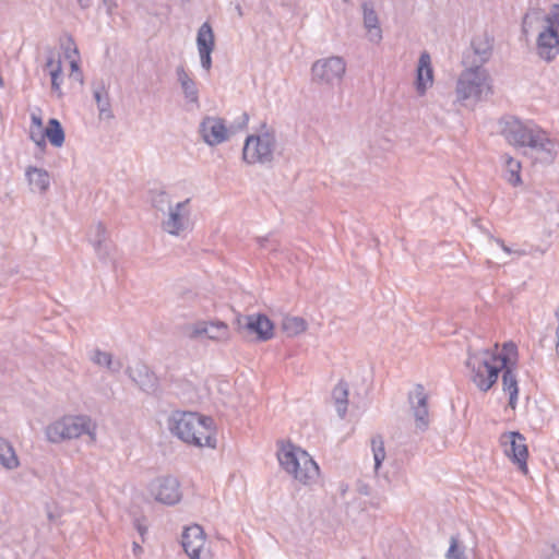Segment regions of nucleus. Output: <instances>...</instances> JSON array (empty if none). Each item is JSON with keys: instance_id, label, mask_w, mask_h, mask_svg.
Returning <instances> with one entry per match:
<instances>
[{"instance_id": "1", "label": "nucleus", "mask_w": 559, "mask_h": 559, "mask_svg": "<svg viewBox=\"0 0 559 559\" xmlns=\"http://www.w3.org/2000/svg\"><path fill=\"white\" fill-rule=\"evenodd\" d=\"M499 123L508 143L516 147H530L542 163L551 164L555 160L559 144L538 126L525 123L515 116H504Z\"/></svg>"}, {"instance_id": "2", "label": "nucleus", "mask_w": 559, "mask_h": 559, "mask_svg": "<svg viewBox=\"0 0 559 559\" xmlns=\"http://www.w3.org/2000/svg\"><path fill=\"white\" fill-rule=\"evenodd\" d=\"M498 361L499 352L490 348L472 350L468 347L464 365L469 371V380L480 392H488L497 383L500 374Z\"/></svg>"}, {"instance_id": "3", "label": "nucleus", "mask_w": 559, "mask_h": 559, "mask_svg": "<svg viewBox=\"0 0 559 559\" xmlns=\"http://www.w3.org/2000/svg\"><path fill=\"white\" fill-rule=\"evenodd\" d=\"M277 457L281 466L304 485L311 484L319 476L318 464L300 448L289 444L278 452Z\"/></svg>"}, {"instance_id": "4", "label": "nucleus", "mask_w": 559, "mask_h": 559, "mask_svg": "<svg viewBox=\"0 0 559 559\" xmlns=\"http://www.w3.org/2000/svg\"><path fill=\"white\" fill-rule=\"evenodd\" d=\"M83 435L95 440L96 424L86 415L63 416L46 428L47 439L52 443L76 439Z\"/></svg>"}, {"instance_id": "5", "label": "nucleus", "mask_w": 559, "mask_h": 559, "mask_svg": "<svg viewBox=\"0 0 559 559\" xmlns=\"http://www.w3.org/2000/svg\"><path fill=\"white\" fill-rule=\"evenodd\" d=\"M262 131L259 134H250L246 138L242 148V159L247 164L270 165L274 159L276 145L275 132L269 130L266 123L261 124Z\"/></svg>"}, {"instance_id": "6", "label": "nucleus", "mask_w": 559, "mask_h": 559, "mask_svg": "<svg viewBox=\"0 0 559 559\" xmlns=\"http://www.w3.org/2000/svg\"><path fill=\"white\" fill-rule=\"evenodd\" d=\"M518 346L512 341L506 342L499 352L498 369H500L502 390L509 394L508 406L515 409L519 396V383L516 379Z\"/></svg>"}, {"instance_id": "7", "label": "nucleus", "mask_w": 559, "mask_h": 559, "mask_svg": "<svg viewBox=\"0 0 559 559\" xmlns=\"http://www.w3.org/2000/svg\"><path fill=\"white\" fill-rule=\"evenodd\" d=\"M485 91L487 94L491 93V87L489 74L481 66H472L460 74L456 83L457 99L480 100Z\"/></svg>"}, {"instance_id": "8", "label": "nucleus", "mask_w": 559, "mask_h": 559, "mask_svg": "<svg viewBox=\"0 0 559 559\" xmlns=\"http://www.w3.org/2000/svg\"><path fill=\"white\" fill-rule=\"evenodd\" d=\"M234 323L242 338L253 337V341L262 343L274 336L275 325L264 313L238 314Z\"/></svg>"}, {"instance_id": "9", "label": "nucleus", "mask_w": 559, "mask_h": 559, "mask_svg": "<svg viewBox=\"0 0 559 559\" xmlns=\"http://www.w3.org/2000/svg\"><path fill=\"white\" fill-rule=\"evenodd\" d=\"M201 414L197 412L175 411L169 416L167 425L170 432L186 443L200 445V439L193 429L202 428Z\"/></svg>"}, {"instance_id": "10", "label": "nucleus", "mask_w": 559, "mask_h": 559, "mask_svg": "<svg viewBox=\"0 0 559 559\" xmlns=\"http://www.w3.org/2000/svg\"><path fill=\"white\" fill-rule=\"evenodd\" d=\"M346 72V62L342 57L332 56L313 62L311 79L317 84L334 86L340 84Z\"/></svg>"}, {"instance_id": "11", "label": "nucleus", "mask_w": 559, "mask_h": 559, "mask_svg": "<svg viewBox=\"0 0 559 559\" xmlns=\"http://www.w3.org/2000/svg\"><path fill=\"white\" fill-rule=\"evenodd\" d=\"M503 453L520 471L527 472L528 448L526 438L518 430L506 431L499 438Z\"/></svg>"}, {"instance_id": "12", "label": "nucleus", "mask_w": 559, "mask_h": 559, "mask_svg": "<svg viewBox=\"0 0 559 559\" xmlns=\"http://www.w3.org/2000/svg\"><path fill=\"white\" fill-rule=\"evenodd\" d=\"M151 495L156 501L174 506L181 500L180 483L174 476H159L148 486Z\"/></svg>"}, {"instance_id": "13", "label": "nucleus", "mask_w": 559, "mask_h": 559, "mask_svg": "<svg viewBox=\"0 0 559 559\" xmlns=\"http://www.w3.org/2000/svg\"><path fill=\"white\" fill-rule=\"evenodd\" d=\"M126 373L142 392L155 395L159 391V380L147 365L139 361L134 367H128Z\"/></svg>"}, {"instance_id": "14", "label": "nucleus", "mask_w": 559, "mask_h": 559, "mask_svg": "<svg viewBox=\"0 0 559 559\" xmlns=\"http://www.w3.org/2000/svg\"><path fill=\"white\" fill-rule=\"evenodd\" d=\"M199 132L203 141L210 145L215 146L228 139V130L222 118L205 117L200 123Z\"/></svg>"}, {"instance_id": "15", "label": "nucleus", "mask_w": 559, "mask_h": 559, "mask_svg": "<svg viewBox=\"0 0 559 559\" xmlns=\"http://www.w3.org/2000/svg\"><path fill=\"white\" fill-rule=\"evenodd\" d=\"M197 47L200 55L201 67L210 71L212 68V52L215 48V35L210 22H204L197 33Z\"/></svg>"}, {"instance_id": "16", "label": "nucleus", "mask_w": 559, "mask_h": 559, "mask_svg": "<svg viewBox=\"0 0 559 559\" xmlns=\"http://www.w3.org/2000/svg\"><path fill=\"white\" fill-rule=\"evenodd\" d=\"M205 544V533L199 524L187 526L181 534V546L190 559H200Z\"/></svg>"}, {"instance_id": "17", "label": "nucleus", "mask_w": 559, "mask_h": 559, "mask_svg": "<svg viewBox=\"0 0 559 559\" xmlns=\"http://www.w3.org/2000/svg\"><path fill=\"white\" fill-rule=\"evenodd\" d=\"M190 203V199H186L182 202L176 204L175 207L169 205V215L166 221L163 222V229L170 235L178 236L186 228V217L189 215L187 206Z\"/></svg>"}, {"instance_id": "18", "label": "nucleus", "mask_w": 559, "mask_h": 559, "mask_svg": "<svg viewBox=\"0 0 559 559\" xmlns=\"http://www.w3.org/2000/svg\"><path fill=\"white\" fill-rule=\"evenodd\" d=\"M536 50L542 60L552 62L559 55V34L542 31L536 39Z\"/></svg>"}, {"instance_id": "19", "label": "nucleus", "mask_w": 559, "mask_h": 559, "mask_svg": "<svg viewBox=\"0 0 559 559\" xmlns=\"http://www.w3.org/2000/svg\"><path fill=\"white\" fill-rule=\"evenodd\" d=\"M201 335H206L213 341H226L229 337V328L221 320L198 322L191 336L198 337Z\"/></svg>"}, {"instance_id": "20", "label": "nucleus", "mask_w": 559, "mask_h": 559, "mask_svg": "<svg viewBox=\"0 0 559 559\" xmlns=\"http://www.w3.org/2000/svg\"><path fill=\"white\" fill-rule=\"evenodd\" d=\"M433 82V69L431 67L430 56L427 51H424L418 60L416 70L415 85L416 91L419 95H424Z\"/></svg>"}, {"instance_id": "21", "label": "nucleus", "mask_w": 559, "mask_h": 559, "mask_svg": "<svg viewBox=\"0 0 559 559\" xmlns=\"http://www.w3.org/2000/svg\"><path fill=\"white\" fill-rule=\"evenodd\" d=\"M364 14V26L368 32L369 40L380 43L382 39V29L380 27L378 14L374 11L373 3L365 1L361 4Z\"/></svg>"}, {"instance_id": "22", "label": "nucleus", "mask_w": 559, "mask_h": 559, "mask_svg": "<svg viewBox=\"0 0 559 559\" xmlns=\"http://www.w3.org/2000/svg\"><path fill=\"white\" fill-rule=\"evenodd\" d=\"M202 428L193 429V433L197 438L200 439L199 448L207 447L211 449L216 448V431H215V423L211 416L201 415Z\"/></svg>"}, {"instance_id": "23", "label": "nucleus", "mask_w": 559, "mask_h": 559, "mask_svg": "<svg viewBox=\"0 0 559 559\" xmlns=\"http://www.w3.org/2000/svg\"><path fill=\"white\" fill-rule=\"evenodd\" d=\"M471 47L474 55L479 59L478 66L483 67V64L486 63L492 55L493 37L485 32L483 35L473 37Z\"/></svg>"}, {"instance_id": "24", "label": "nucleus", "mask_w": 559, "mask_h": 559, "mask_svg": "<svg viewBox=\"0 0 559 559\" xmlns=\"http://www.w3.org/2000/svg\"><path fill=\"white\" fill-rule=\"evenodd\" d=\"M93 98L99 111V118L111 119L114 114L111 110L108 91L103 81L93 84Z\"/></svg>"}, {"instance_id": "25", "label": "nucleus", "mask_w": 559, "mask_h": 559, "mask_svg": "<svg viewBox=\"0 0 559 559\" xmlns=\"http://www.w3.org/2000/svg\"><path fill=\"white\" fill-rule=\"evenodd\" d=\"M176 74L185 98L189 103L199 105V90L195 81L189 75L183 66L177 67Z\"/></svg>"}, {"instance_id": "26", "label": "nucleus", "mask_w": 559, "mask_h": 559, "mask_svg": "<svg viewBox=\"0 0 559 559\" xmlns=\"http://www.w3.org/2000/svg\"><path fill=\"white\" fill-rule=\"evenodd\" d=\"M28 183L32 187V190L38 191L44 194L49 189L50 178L47 170L43 168H37L35 166H29L25 173Z\"/></svg>"}, {"instance_id": "27", "label": "nucleus", "mask_w": 559, "mask_h": 559, "mask_svg": "<svg viewBox=\"0 0 559 559\" xmlns=\"http://www.w3.org/2000/svg\"><path fill=\"white\" fill-rule=\"evenodd\" d=\"M348 394V383L344 380H340L332 391V399L334 401L337 415L341 418H344L347 413Z\"/></svg>"}, {"instance_id": "28", "label": "nucleus", "mask_w": 559, "mask_h": 559, "mask_svg": "<svg viewBox=\"0 0 559 559\" xmlns=\"http://www.w3.org/2000/svg\"><path fill=\"white\" fill-rule=\"evenodd\" d=\"M91 243L100 261H106L110 252V242L106 239V227L103 223H98L96 226L95 238L91 240Z\"/></svg>"}, {"instance_id": "29", "label": "nucleus", "mask_w": 559, "mask_h": 559, "mask_svg": "<svg viewBox=\"0 0 559 559\" xmlns=\"http://www.w3.org/2000/svg\"><path fill=\"white\" fill-rule=\"evenodd\" d=\"M44 134L48 142L55 147H61L64 143L66 134L61 122L57 118H50Z\"/></svg>"}, {"instance_id": "30", "label": "nucleus", "mask_w": 559, "mask_h": 559, "mask_svg": "<svg viewBox=\"0 0 559 559\" xmlns=\"http://www.w3.org/2000/svg\"><path fill=\"white\" fill-rule=\"evenodd\" d=\"M0 464L8 469L19 466V460L10 442L0 438Z\"/></svg>"}, {"instance_id": "31", "label": "nucleus", "mask_w": 559, "mask_h": 559, "mask_svg": "<svg viewBox=\"0 0 559 559\" xmlns=\"http://www.w3.org/2000/svg\"><path fill=\"white\" fill-rule=\"evenodd\" d=\"M281 328L287 336L292 337L305 332L307 322L301 317H285L282 320Z\"/></svg>"}, {"instance_id": "32", "label": "nucleus", "mask_w": 559, "mask_h": 559, "mask_svg": "<svg viewBox=\"0 0 559 559\" xmlns=\"http://www.w3.org/2000/svg\"><path fill=\"white\" fill-rule=\"evenodd\" d=\"M91 359L94 364L102 366V367H106L108 370H110L112 372H118L122 367V364L119 360H117V361L112 360L111 354H109L107 352H103L98 348L93 350V355L91 356Z\"/></svg>"}, {"instance_id": "33", "label": "nucleus", "mask_w": 559, "mask_h": 559, "mask_svg": "<svg viewBox=\"0 0 559 559\" xmlns=\"http://www.w3.org/2000/svg\"><path fill=\"white\" fill-rule=\"evenodd\" d=\"M506 166L508 173L507 181L513 187L520 186L522 183V178L520 174L521 163L509 156L506 160Z\"/></svg>"}, {"instance_id": "34", "label": "nucleus", "mask_w": 559, "mask_h": 559, "mask_svg": "<svg viewBox=\"0 0 559 559\" xmlns=\"http://www.w3.org/2000/svg\"><path fill=\"white\" fill-rule=\"evenodd\" d=\"M371 450L374 460V471L378 472L385 459L384 441L382 436L377 435L371 439Z\"/></svg>"}, {"instance_id": "35", "label": "nucleus", "mask_w": 559, "mask_h": 559, "mask_svg": "<svg viewBox=\"0 0 559 559\" xmlns=\"http://www.w3.org/2000/svg\"><path fill=\"white\" fill-rule=\"evenodd\" d=\"M408 402L412 408L428 407V395L425 393V388L423 384L418 383L415 385L414 392L408 394Z\"/></svg>"}, {"instance_id": "36", "label": "nucleus", "mask_w": 559, "mask_h": 559, "mask_svg": "<svg viewBox=\"0 0 559 559\" xmlns=\"http://www.w3.org/2000/svg\"><path fill=\"white\" fill-rule=\"evenodd\" d=\"M544 21L546 22V26L543 31H548L551 33L559 34V4L554 3L550 7V12L544 16Z\"/></svg>"}, {"instance_id": "37", "label": "nucleus", "mask_w": 559, "mask_h": 559, "mask_svg": "<svg viewBox=\"0 0 559 559\" xmlns=\"http://www.w3.org/2000/svg\"><path fill=\"white\" fill-rule=\"evenodd\" d=\"M51 90L58 93V97L63 95L60 85L62 82V62L60 59L56 61V67L50 70Z\"/></svg>"}, {"instance_id": "38", "label": "nucleus", "mask_w": 559, "mask_h": 559, "mask_svg": "<svg viewBox=\"0 0 559 559\" xmlns=\"http://www.w3.org/2000/svg\"><path fill=\"white\" fill-rule=\"evenodd\" d=\"M416 428L425 431L429 427V411L427 408H412Z\"/></svg>"}, {"instance_id": "39", "label": "nucleus", "mask_w": 559, "mask_h": 559, "mask_svg": "<svg viewBox=\"0 0 559 559\" xmlns=\"http://www.w3.org/2000/svg\"><path fill=\"white\" fill-rule=\"evenodd\" d=\"M447 559H467L464 549L460 548L459 539L452 536L450 539V547L445 555Z\"/></svg>"}, {"instance_id": "40", "label": "nucleus", "mask_w": 559, "mask_h": 559, "mask_svg": "<svg viewBox=\"0 0 559 559\" xmlns=\"http://www.w3.org/2000/svg\"><path fill=\"white\" fill-rule=\"evenodd\" d=\"M152 203H153V206L156 210L164 212L165 211V205H168V206L170 205V201H169L167 192L166 191L157 192L152 198Z\"/></svg>"}, {"instance_id": "41", "label": "nucleus", "mask_w": 559, "mask_h": 559, "mask_svg": "<svg viewBox=\"0 0 559 559\" xmlns=\"http://www.w3.org/2000/svg\"><path fill=\"white\" fill-rule=\"evenodd\" d=\"M79 55L78 47L75 46L74 39L72 36L68 37V45L64 47V56L66 58H71V55Z\"/></svg>"}, {"instance_id": "42", "label": "nucleus", "mask_w": 559, "mask_h": 559, "mask_svg": "<svg viewBox=\"0 0 559 559\" xmlns=\"http://www.w3.org/2000/svg\"><path fill=\"white\" fill-rule=\"evenodd\" d=\"M133 525L138 533L141 535L142 542H144V535L147 533V527L144 524V519L135 518L133 520Z\"/></svg>"}, {"instance_id": "43", "label": "nucleus", "mask_w": 559, "mask_h": 559, "mask_svg": "<svg viewBox=\"0 0 559 559\" xmlns=\"http://www.w3.org/2000/svg\"><path fill=\"white\" fill-rule=\"evenodd\" d=\"M249 122V115L247 112H242L241 116L234 122L231 128L241 130L247 127Z\"/></svg>"}, {"instance_id": "44", "label": "nucleus", "mask_w": 559, "mask_h": 559, "mask_svg": "<svg viewBox=\"0 0 559 559\" xmlns=\"http://www.w3.org/2000/svg\"><path fill=\"white\" fill-rule=\"evenodd\" d=\"M531 13L526 12L522 19L521 23V32L523 35L527 36L530 28L532 27V22L530 21Z\"/></svg>"}, {"instance_id": "45", "label": "nucleus", "mask_w": 559, "mask_h": 559, "mask_svg": "<svg viewBox=\"0 0 559 559\" xmlns=\"http://www.w3.org/2000/svg\"><path fill=\"white\" fill-rule=\"evenodd\" d=\"M357 491L362 496H369L371 493V487L368 484L360 481L357 485Z\"/></svg>"}, {"instance_id": "46", "label": "nucleus", "mask_w": 559, "mask_h": 559, "mask_svg": "<svg viewBox=\"0 0 559 559\" xmlns=\"http://www.w3.org/2000/svg\"><path fill=\"white\" fill-rule=\"evenodd\" d=\"M70 68H71V72L75 74L76 78L80 79V81L82 82L83 80V76H82V72L80 70V66H79V62L76 60H72L70 62Z\"/></svg>"}, {"instance_id": "47", "label": "nucleus", "mask_w": 559, "mask_h": 559, "mask_svg": "<svg viewBox=\"0 0 559 559\" xmlns=\"http://www.w3.org/2000/svg\"><path fill=\"white\" fill-rule=\"evenodd\" d=\"M44 129L45 128H31L29 130V138L32 141L38 140V136L44 135Z\"/></svg>"}, {"instance_id": "48", "label": "nucleus", "mask_w": 559, "mask_h": 559, "mask_svg": "<svg viewBox=\"0 0 559 559\" xmlns=\"http://www.w3.org/2000/svg\"><path fill=\"white\" fill-rule=\"evenodd\" d=\"M545 559H559V545H552Z\"/></svg>"}, {"instance_id": "49", "label": "nucleus", "mask_w": 559, "mask_h": 559, "mask_svg": "<svg viewBox=\"0 0 559 559\" xmlns=\"http://www.w3.org/2000/svg\"><path fill=\"white\" fill-rule=\"evenodd\" d=\"M31 120H32L31 128H43V119L40 116H38L36 114H32Z\"/></svg>"}, {"instance_id": "50", "label": "nucleus", "mask_w": 559, "mask_h": 559, "mask_svg": "<svg viewBox=\"0 0 559 559\" xmlns=\"http://www.w3.org/2000/svg\"><path fill=\"white\" fill-rule=\"evenodd\" d=\"M103 4L106 7V11L108 14L112 13V10L117 7L116 0H103Z\"/></svg>"}, {"instance_id": "51", "label": "nucleus", "mask_w": 559, "mask_h": 559, "mask_svg": "<svg viewBox=\"0 0 559 559\" xmlns=\"http://www.w3.org/2000/svg\"><path fill=\"white\" fill-rule=\"evenodd\" d=\"M46 140H47V139H46V136L40 135V136H38V140L33 141V142L36 144V146H37L41 152H44V151L46 150V145H47V144H46Z\"/></svg>"}, {"instance_id": "52", "label": "nucleus", "mask_w": 559, "mask_h": 559, "mask_svg": "<svg viewBox=\"0 0 559 559\" xmlns=\"http://www.w3.org/2000/svg\"><path fill=\"white\" fill-rule=\"evenodd\" d=\"M555 316H556V318L558 320V326H557V330H556V336H557V353L559 355V308L556 309Z\"/></svg>"}, {"instance_id": "53", "label": "nucleus", "mask_w": 559, "mask_h": 559, "mask_svg": "<svg viewBox=\"0 0 559 559\" xmlns=\"http://www.w3.org/2000/svg\"><path fill=\"white\" fill-rule=\"evenodd\" d=\"M78 3L81 9L85 10L92 5V0H78Z\"/></svg>"}, {"instance_id": "54", "label": "nucleus", "mask_w": 559, "mask_h": 559, "mask_svg": "<svg viewBox=\"0 0 559 559\" xmlns=\"http://www.w3.org/2000/svg\"><path fill=\"white\" fill-rule=\"evenodd\" d=\"M269 241H270V237L269 236L258 238V242H259L261 248H266V243Z\"/></svg>"}, {"instance_id": "55", "label": "nucleus", "mask_w": 559, "mask_h": 559, "mask_svg": "<svg viewBox=\"0 0 559 559\" xmlns=\"http://www.w3.org/2000/svg\"><path fill=\"white\" fill-rule=\"evenodd\" d=\"M46 67L50 69H53L56 67V62L52 56L48 57Z\"/></svg>"}, {"instance_id": "56", "label": "nucleus", "mask_w": 559, "mask_h": 559, "mask_svg": "<svg viewBox=\"0 0 559 559\" xmlns=\"http://www.w3.org/2000/svg\"><path fill=\"white\" fill-rule=\"evenodd\" d=\"M143 551V548L136 542L133 543V552L134 555H139Z\"/></svg>"}, {"instance_id": "57", "label": "nucleus", "mask_w": 559, "mask_h": 559, "mask_svg": "<svg viewBox=\"0 0 559 559\" xmlns=\"http://www.w3.org/2000/svg\"><path fill=\"white\" fill-rule=\"evenodd\" d=\"M497 242H498V243H500L501 248H502L506 252H508V253H510V252H511V250H510V249H509V248L503 243V241H502V240L498 239V240H497Z\"/></svg>"}, {"instance_id": "58", "label": "nucleus", "mask_w": 559, "mask_h": 559, "mask_svg": "<svg viewBox=\"0 0 559 559\" xmlns=\"http://www.w3.org/2000/svg\"><path fill=\"white\" fill-rule=\"evenodd\" d=\"M0 86L3 87L4 86V81L2 79V76L0 75Z\"/></svg>"}, {"instance_id": "59", "label": "nucleus", "mask_w": 559, "mask_h": 559, "mask_svg": "<svg viewBox=\"0 0 559 559\" xmlns=\"http://www.w3.org/2000/svg\"><path fill=\"white\" fill-rule=\"evenodd\" d=\"M532 12H533L534 14L538 15V14H539V9L532 10Z\"/></svg>"}, {"instance_id": "60", "label": "nucleus", "mask_w": 559, "mask_h": 559, "mask_svg": "<svg viewBox=\"0 0 559 559\" xmlns=\"http://www.w3.org/2000/svg\"><path fill=\"white\" fill-rule=\"evenodd\" d=\"M48 518H49V520H53V515H52V513H49V514H48Z\"/></svg>"}, {"instance_id": "61", "label": "nucleus", "mask_w": 559, "mask_h": 559, "mask_svg": "<svg viewBox=\"0 0 559 559\" xmlns=\"http://www.w3.org/2000/svg\"><path fill=\"white\" fill-rule=\"evenodd\" d=\"M344 2H348V0H343Z\"/></svg>"}]
</instances>
